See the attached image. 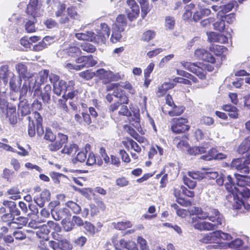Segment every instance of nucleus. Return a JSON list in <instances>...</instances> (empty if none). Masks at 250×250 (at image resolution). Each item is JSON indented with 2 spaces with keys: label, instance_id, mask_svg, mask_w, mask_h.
Masks as SVG:
<instances>
[{
  "label": "nucleus",
  "instance_id": "obj_36",
  "mask_svg": "<svg viewBox=\"0 0 250 250\" xmlns=\"http://www.w3.org/2000/svg\"><path fill=\"white\" fill-rule=\"evenodd\" d=\"M50 232V230L48 228L47 225H43L39 228L36 231V235L40 238L47 240Z\"/></svg>",
  "mask_w": 250,
  "mask_h": 250
},
{
  "label": "nucleus",
  "instance_id": "obj_22",
  "mask_svg": "<svg viewBox=\"0 0 250 250\" xmlns=\"http://www.w3.org/2000/svg\"><path fill=\"white\" fill-rule=\"evenodd\" d=\"M113 95L114 97L119 99V102L120 104H127L129 100L128 96L126 95L125 91L122 88L121 85L118 88L113 92Z\"/></svg>",
  "mask_w": 250,
  "mask_h": 250
},
{
  "label": "nucleus",
  "instance_id": "obj_7",
  "mask_svg": "<svg viewBox=\"0 0 250 250\" xmlns=\"http://www.w3.org/2000/svg\"><path fill=\"white\" fill-rule=\"evenodd\" d=\"M74 81H69L67 83L65 81L61 80L58 83L53 85V91L58 96H60L63 91L65 93L67 90H71L73 86H75Z\"/></svg>",
  "mask_w": 250,
  "mask_h": 250
},
{
  "label": "nucleus",
  "instance_id": "obj_50",
  "mask_svg": "<svg viewBox=\"0 0 250 250\" xmlns=\"http://www.w3.org/2000/svg\"><path fill=\"white\" fill-rule=\"evenodd\" d=\"M188 153L190 155H197L206 152V148L204 146H194L188 149Z\"/></svg>",
  "mask_w": 250,
  "mask_h": 250
},
{
  "label": "nucleus",
  "instance_id": "obj_40",
  "mask_svg": "<svg viewBox=\"0 0 250 250\" xmlns=\"http://www.w3.org/2000/svg\"><path fill=\"white\" fill-rule=\"evenodd\" d=\"M38 4V0H30L27 5L26 12L29 15H31L35 18L37 13V7Z\"/></svg>",
  "mask_w": 250,
  "mask_h": 250
},
{
  "label": "nucleus",
  "instance_id": "obj_42",
  "mask_svg": "<svg viewBox=\"0 0 250 250\" xmlns=\"http://www.w3.org/2000/svg\"><path fill=\"white\" fill-rule=\"evenodd\" d=\"M218 239V236L215 232H210L204 235L199 241L200 242L205 244L214 243Z\"/></svg>",
  "mask_w": 250,
  "mask_h": 250
},
{
  "label": "nucleus",
  "instance_id": "obj_31",
  "mask_svg": "<svg viewBox=\"0 0 250 250\" xmlns=\"http://www.w3.org/2000/svg\"><path fill=\"white\" fill-rule=\"evenodd\" d=\"M207 35L208 40L210 42H219L221 38H223V43L228 42V38L226 36L220 35L214 32H207Z\"/></svg>",
  "mask_w": 250,
  "mask_h": 250
},
{
  "label": "nucleus",
  "instance_id": "obj_53",
  "mask_svg": "<svg viewBox=\"0 0 250 250\" xmlns=\"http://www.w3.org/2000/svg\"><path fill=\"white\" fill-rule=\"evenodd\" d=\"M155 36L156 32L154 31L148 30L142 34L141 40L142 41L147 42L153 39Z\"/></svg>",
  "mask_w": 250,
  "mask_h": 250
},
{
  "label": "nucleus",
  "instance_id": "obj_2",
  "mask_svg": "<svg viewBox=\"0 0 250 250\" xmlns=\"http://www.w3.org/2000/svg\"><path fill=\"white\" fill-rule=\"evenodd\" d=\"M170 125L171 131L176 134L185 133L190 128L188 119L183 117L172 118L170 121Z\"/></svg>",
  "mask_w": 250,
  "mask_h": 250
},
{
  "label": "nucleus",
  "instance_id": "obj_37",
  "mask_svg": "<svg viewBox=\"0 0 250 250\" xmlns=\"http://www.w3.org/2000/svg\"><path fill=\"white\" fill-rule=\"evenodd\" d=\"M250 149V136L246 137L241 143L237 148L239 154H243Z\"/></svg>",
  "mask_w": 250,
  "mask_h": 250
},
{
  "label": "nucleus",
  "instance_id": "obj_16",
  "mask_svg": "<svg viewBox=\"0 0 250 250\" xmlns=\"http://www.w3.org/2000/svg\"><path fill=\"white\" fill-rule=\"evenodd\" d=\"M208 219L214 223L213 224L218 228L222 225L224 218L217 209L210 208Z\"/></svg>",
  "mask_w": 250,
  "mask_h": 250
},
{
  "label": "nucleus",
  "instance_id": "obj_13",
  "mask_svg": "<svg viewBox=\"0 0 250 250\" xmlns=\"http://www.w3.org/2000/svg\"><path fill=\"white\" fill-rule=\"evenodd\" d=\"M249 164L247 161H243L242 159L240 158L233 159L231 162L232 167L244 174H249L250 172Z\"/></svg>",
  "mask_w": 250,
  "mask_h": 250
},
{
  "label": "nucleus",
  "instance_id": "obj_54",
  "mask_svg": "<svg viewBox=\"0 0 250 250\" xmlns=\"http://www.w3.org/2000/svg\"><path fill=\"white\" fill-rule=\"evenodd\" d=\"M141 9V16L143 19L145 18L147 14L150 12V8L148 0L140 1L139 2Z\"/></svg>",
  "mask_w": 250,
  "mask_h": 250
},
{
  "label": "nucleus",
  "instance_id": "obj_3",
  "mask_svg": "<svg viewBox=\"0 0 250 250\" xmlns=\"http://www.w3.org/2000/svg\"><path fill=\"white\" fill-rule=\"evenodd\" d=\"M96 77L101 81L103 84H107L112 82L122 80L124 75H121L119 73H114L110 70L100 68L96 70Z\"/></svg>",
  "mask_w": 250,
  "mask_h": 250
},
{
  "label": "nucleus",
  "instance_id": "obj_17",
  "mask_svg": "<svg viewBox=\"0 0 250 250\" xmlns=\"http://www.w3.org/2000/svg\"><path fill=\"white\" fill-rule=\"evenodd\" d=\"M81 207L76 202L68 201L65 204L64 210L67 216H70L71 213L79 214L81 211Z\"/></svg>",
  "mask_w": 250,
  "mask_h": 250
},
{
  "label": "nucleus",
  "instance_id": "obj_34",
  "mask_svg": "<svg viewBox=\"0 0 250 250\" xmlns=\"http://www.w3.org/2000/svg\"><path fill=\"white\" fill-rule=\"evenodd\" d=\"M22 80L21 79H17L16 75H13L10 78L9 81V86L10 90L14 92H18L21 86Z\"/></svg>",
  "mask_w": 250,
  "mask_h": 250
},
{
  "label": "nucleus",
  "instance_id": "obj_14",
  "mask_svg": "<svg viewBox=\"0 0 250 250\" xmlns=\"http://www.w3.org/2000/svg\"><path fill=\"white\" fill-rule=\"evenodd\" d=\"M48 228L49 229H52L51 232L52 237L55 240H59L63 237L62 234H61L62 229L60 225L55 223L53 221H48L47 223Z\"/></svg>",
  "mask_w": 250,
  "mask_h": 250
},
{
  "label": "nucleus",
  "instance_id": "obj_1",
  "mask_svg": "<svg viewBox=\"0 0 250 250\" xmlns=\"http://www.w3.org/2000/svg\"><path fill=\"white\" fill-rule=\"evenodd\" d=\"M236 188L234 189V202L233 208L239 209L244 205V201L250 197V180L248 176L235 174Z\"/></svg>",
  "mask_w": 250,
  "mask_h": 250
},
{
  "label": "nucleus",
  "instance_id": "obj_6",
  "mask_svg": "<svg viewBox=\"0 0 250 250\" xmlns=\"http://www.w3.org/2000/svg\"><path fill=\"white\" fill-rule=\"evenodd\" d=\"M182 65L188 70L196 74L201 79H206V73L204 69L195 63L182 61L181 62Z\"/></svg>",
  "mask_w": 250,
  "mask_h": 250
},
{
  "label": "nucleus",
  "instance_id": "obj_33",
  "mask_svg": "<svg viewBox=\"0 0 250 250\" xmlns=\"http://www.w3.org/2000/svg\"><path fill=\"white\" fill-rule=\"evenodd\" d=\"M124 129L126 130L127 132L134 139L140 143H144V138L140 136L136 131L130 125H124Z\"/></svg>",
  "mask_w": 250,
  "mask_h": 250
},
{
  "label": "nucleus",
  "instance_id": "obj_59",
  "mask_svg": "<svg viewBox=\"0 0 250 250\" xmlns=\"http://www.w3.org/2000/svg\"><path fill=\"white\" fill-rule=\"evenodd\" d=\"M14 174L15 172L14 171L8 168H4L3 170L2 177L6 180L7 182H11Z\"/></svg>",
  "mask_w": 250,
  "mask_h": 250
},
{
  "label": "nucleus",
  "instance_id": "obj_27",
  "mask_svg": "<svg viewBox=\"0 0 250 250\" xmlns=\"http://www.w3.org/2000/svg\"><path fill=\"white\" fill-rule=\"evenodd\" d=\"M32 115L33 116V118L36 121L37 132L39 135L41 136L44 133L43 126L42 125L43 118L38 111L33 112Z\"/></svg>",
  "mask_w": 250,
  "mask_h": 250
},
{
  "label": "nucleus",
  "instance_id": "obj_29",
  "mask_svg": "<svg viewBox=\"0 0 250 250\" xmlns=\"http://www.w3.org/2000/svg\"><path fill=\"white\" fill-rule=\"evenodd\" d=\"M188 135H184L182 136L175 137L173 141L176 143V147L178 149L184 150L185 148H187L188 146Z\"/></svg>",
  "mask_w": 250,
  "mask_h": 250
},
{
  "label": "nucleus",
  "instance_id": "obj_57",
  "mask_svg": "<svg viewBox=\"0 0 250 250\" xmlns=\"http://www.w3.org/2000/svg\"><path fill=\"white\" fill-rule=\"evenodd\" d=\"M79 76L85 80H90L94 76L96 77V72H92L90 69H87L79 73Z\"/></svg>",
  "mask_w": 250,
  "mask_h": 250
},
{
  "label": "nucleus",
  "instance_id": "obj_9",
  "mask_svg": "<svg viewBox=\"0 0 250 250\" xmlns=\"http://www.w3.org/2000/svg\"><path fill=\"white\" fill-rule=\"evenodd\" d=\"M75 62L80 64L78 65L80 70L85 67H90L95 66L97 61L94 59L92 55L80 56L75 59Z\"/></svg>",
  "mask_w": 250,
  "mask_h": 250
},
{
  "label": "nucleus",
  "instance_id": "obj_24",
  "mask_svg": "<svg viewBox=\"0 0 250 250\" xmlns=\"http://www.w3.org/2000/svg\"><path fill=\"white\" fill-rule=\"evenodd\" d=\"M122 143L127 150H129V147L130 146L131 149L138 153H140L142 151L140 146L129 137H125V140L123 141Z\"/></svg>",
  "mask_w": 250,
  "mask_h": 250
},
{
  "label": "nucleus",
  "instance_id": "obj_44",
  "mask_svg": "<svg viewBox=\"0 0 250 250\" xmlns=\"http://www.w3.org/2000/svg\"><path fill=\"white\" fill-rule=\"evenodd\" d=\"M227 181L225 184V186L227 190L231 194L234 200V189L236 188V186H235V184L233 182L232 178L230 175H228L227 177Z\"/></svg>",
  "mask_w": 250,
  "mask_h": 250
},
{
  "label": "nucleus",
  "instance_id": "obj_49",
  "mask_svg": "<svg viewBox=\"0 0 250 250\" xmlns=\"http://www.w3.org/2000/svg\"><path fill=\"white\" fill-rule=\"evenodd\" d=\"M125 31H122L119 29L113 27V31L110 38V41L113 43L120 42L122 38V33Z\"/></svg>",
  "mask_w": 250,
  "mask_h": 250
},
{
  "label": "nucleus",
  "instance_id": "obj_52",
  "mask_svg": "<svg viewBox=\"0 0 250 250\" xmlns=\"http://www.w3.org/2000/svg\"><path fill=\"white\" fill-rule=\"evenodd\" d=\"M9 76V66L7 64L0 67V79L2 80L4 83H7Z\"/></svg>",
  "mask_w": 250,
  "mask_h": 250
},
{
  "label": "nucleus",
  "instance_id": "obj_62",
  "mask_svg": "<svg viewBox=\"0 0 250 250\" xmlns=\"http://www.w3.org/2000/svg\"><path fill=\"white\" fill-rule=\"evenodd\" d=\"M188 175L194 180H201L205 178V174L199 171H190L188 172Z\"/></svg>",
  "mask_w": 250,
  "mask_h": 250
},
{
  "label": "nucleus",
  "instance_id": "obj_47",
  "mask_svg": "<svg viewBox=\"0 0 250 250\" xmlns=\"http://www.w3.org/2000/svg\"><path fill=\"white\" fill-rule=\"evenodd\" d=\"M79 149L77 145L75 144L65 145L62 149L61 152L63 154L68 155L75 154Z\"/></svg>",
  "mask_w": 250,
  "mask_h": 250
},
{
  "label": "nucleus",
  "instance_id": "obj_18",
  "mask_svg": "<svg viewBox=\"0 0 250 250\" xmlns=\"http://www.w3.org/2000/svg\"><path fill=\"white\" fill-rule=\"evenodd\" d=\"M181 188H174L173 194L176 198V201L181 206L185 207H190L192 205V202L190 200L186 199L185 198L181 197Z\"/></svg>",
  "mask_w": 250,
  "mask_h": 250
},
{
  "label": "nucleus",
  "instance_id": "obj_21",
  "mask_svg": "<svg viewBox=\"0 0 250 250\" xmlns=\"http://www.w3.org/2000/svg\"><path fill=\"white\" fill-rule=\"evenodd\" d=\"M209 50L214 54L216 56L215 58L221 59V63H222L223 58H225V56L223 53L227 51V48L223 46L217 44H212L209 47Z\"/></svg>",
  "mask_w": 250,
  "mask_h": 250
},
{
  "label": "nucleus",
  "instance_id": "obj_55",
  "mask_svg": "<svg viewBox=\"0 0 250 250\" xmlns=\"http://www.w3.org/2000/svg\"><path fill=\"white\" fill-rule=\"evenodd\" d=\"M61 224L66 231H71L75 228V223L72 219L70 220L69 219L63 218L61 221Z\"/></svg>",
  "mask_w": 250,
  "mask_h": 250
},
{
  "label": "nucleus",
  "instance_id": "obj_41",
  "mask_svg": "<svg viewBox=\"0 0 250 250\" xmlns=\"http://www.w3.org/2000/svg\"><path fill=\"white\" fill-rule=\"evenodd\" d=\"M222 109L229 112V116L232 119H237L238 117V109L230 104H225L222 106Z\"/></svg>",
  "mask_w": 250,
  "mask_h": 250
},
{
  "label": "nucleus",
  "instance_id": "obj_26",
  "mask_svg": "<svg viewBox=\"0 0 250 250\" xmlns=\"http://www.w3.org/2000/svg\"><path fill=\"white\" fill-rule=\"evenodd\" d=\"M171 110L165 111L162 108V111L165 114H168L170 117H176L181 116L185 110V107L183 105H177L175 104L171 106Z\"/></svg>",
  "mask_w": 250,
  "mask_h": 250
},
{
  "label": "nucleus",
  "instance_id": "obj_58",
  "mask_svg": "<svg viewBox=\"0 0 250 250\" xmlns=\"http://www.w3.org/2000/svg\"><path fill=\"white\" fill-rule=\"evenodd\" d=\"M43 90L44 92L42 94V100L48 103L50 100V93L52 90L51 85L49 84H46Z\"/></svg>",
  "mask_w": 250,
  "mask_h": 250
},
{
  "label": "nucleus",
  "instance_id": "obj_46",
  "mask_svg": "<svg viewBox=\"0 0 250 250\" xmlns=\"http://www.w3.org/2000/svg\"><path fill=\"white\" fill-rule=\"evenodd\" d=\"M119 243L121 248H125L128 250H138V245L135 242H125L124 239H122L120 240Z\"/></svg>",
  "mask_w": 250,
  "mask_h": 250
},
{
  "label": "nucleus",
  "instance_id": "obj_35",
  "mask_svg": "<svg viewBox=\"0 0 250 250\" xmlns=\"http://www.w3.org/2000/svg\"><path fill=\"white\" fill-rule=\"evenodd\" d=\"M86 164L88 166H92L96 164L98 166H102L103 164V161L101 158L96 157L93 152H90L88 154Z\"/></svg>",
  "mask_w": 250,
  "mask_h": 250
},
{
  "label": "nucleus",
  "instance_id": "obj_20",
  "mask_svg": "<svg viewBox=\"0 0 250 250\" xmlns=\"http://www.w3.org/2000/svg\"><path fill=\"white\" fill-rule=\"evenodd\" d=\"M15 68L19 74L20 79H21L22 78L25 80L31 77L25 63L22 62L18 63L15 66Z\"/></svg>",
  "mask_w": 250,
  "mask_h": 250
},
{
  "label": "nucleus",
  "instance_id": "obj_61",
  "mask_svg": "<svg viewBox=\"0 0 250 250\" xmlns=\"http://www.w3.org/2000/svg\"><path fill=\"white\" fill-rule=\"evenodd\" d=\"M44 139L48 141L54 143L56 139V135L52 132L51 128L49 127H46L45 128V134L44 136Z\"/></svg>",
  "mask_w": 250,
  "mask_h": 250
},
{
  "label": "nucleus",
  "instance_id": "obj_45",
  "mask_svg": "<svg viewBox=\"0 0 250 250\" xmlns=\"http://www.w3.org/2000/svg\"><path fill=\"white\" fill-rule=\"evenodd\" d=\"M51 213L52 217L57 221H59L62 219L64 217L67 216L65 214L64 208L62 209L53 208L51 210Z\"/></svg>",
  "mask_w": 250,
  "mask_h": 250
},
{
  "label": "nucleus",
  "instance_id": "obj_43",
  "mask_svg": "<svg viewBox=\"0 0 250 250\" xmlns=\"http://www.w3.org/2000/svg\"><path fill=\"white\" fill-rule=\"evenodd\" d=\"M76 38L79 40L87 41L94 42L93 39L94 32L87 31L85 33H77L75 34Z\"/></svg>",
  "mask_w": 250,
  "mask_h": 250
},
{
  "label": "nucleus",
  "instance_id": "obj_8",
  "mask_svg": "<svg viewBox=\"0 0 250 250\" xmlns=\"http://www.w3.org/2000/svg\"><path fill=\"white\" fill-rule=\"evenodd\" d=\"M58 241L51 240L49 242V246L53 250H71L73 245L70 241L66 239L61 238L57 240Z\"/></svg>",
  "mask_w": 250,
  "mask_h": 250
},
{
  "label": "nucleus",
  "instance_id": "obj_10",
  "mask_svg": "<svg viewBox=\"0 0 250 250\" xmlns=\"http://www.w3.org/2000/svg\"><path fill=\"white\" fill-rule=\"evenodd\" d=\"M68 140V137L67 135L59 132L57 134L54 143L48 145V148L51 151H57L61 149L64 144L67 143Z\"/></svg>",
  "mask_w": 250,
  "mask_h": 250
},
{
  "label": "nucleus",
  "instance_id": "obj_19",
  "mask_svg": "<svg viewBox=\"0 0 250 250\" xmlns=\"http://www.w3.org/2000/svg\"><path fill=\"white\" fill-rule=\"evenodd\" d=\"M164 153L162 147L157 145H152L148 151V158L149 160L157 159L159 156H163Z\"/></svg>",
  "mask_w": 250,
  "mask_h": 250
},
{
  "label": "nucleus",
  "instance_id": "obj_56",
  "mask_svg": "<svg viewBox=\"0 0 250 250\" xmlns=\"http://www.w3.org/2000/svg\"><path fill=\"white\" fill-rule=\"evenodd\" d=\"M28 134L31 137H34L36 134V126L34 120L31 116L28 117Z\"/></svg>",
  "mask_w": 250,
  "mask_h": 250
},
{
  "label": "nucleus",
  "instance_id": "obj_38",
  "mask_svg": "<svg viewBox=\"0 0 250 250\" xmlns=\"http://www.w3.org/2000/svg\"><path fill=\"white\" fill-rule=\"evenodd\" d=\"M64 51L68 56L74 58L80 56L82 53L81 49L75 45H69Z\"/></svg>",
  "mask_w": 250,
  "mask_h": 250
},
{
  "label": "nucleus",
  "instance_id": "obj_15",
  "mask_svg": "<svg viewBox=\"0 0 250 250\" xmlns=\"http://www.w3.org/2000/svg\"><path fill=\"white\" fill-rule=\"evenodd\" d=\"M4 103L7 104L6 117L8 119L11 124L15 125L18 121L16 107L14 105H9L5 101L3 104V105H4Z\"/></svg>",
  "mask_w": 250,
  "mask_h": 250
},
{
  "label": "nucleus",
  "instance_id": "obj_30",
  "mask_svg": "<svg viewBox=\"0 0 250 250\" xmlns=\"http://www.w3.org/2000/svg\"><path fill=\"white\" fill-rule=\"evenodd\" d=\"M112 225L116 229L123 231L131 228L133 226V224L129 220H125V221L113 222Z\"/></svg>",
  "mask_w": 250,
  "mask_h": 250
},
{
  "label": "nucleus",
  "instance_id": "obj_12",
  "mask_svg": "<svg viewBox=\"0 0 250 250\" xmlns=\"http://www.w3.org/2000/svg\"><path fill=\"white\" fill-rule=\"evenodd\" d=\"M126 3L131 9V11L127 13V18L130 21H132L139 17L140 8L135 0H127Z\"/></svg>",
  "mask_w": 250,
  "mask_h": 250
},
{
  "label": "nucleus",
  "instance_id": "obj_60",
  "mask_svg": "<svg viewBox=\"0 0 250 250\" xmlns=\"http://www.w3.org/2000/svg\"><path fill=\"white\" fill-rule=\"evenodd\" d=\"M83 226L86 234L91 235H94L96 232V227L92 223L85 221Z\"/></svg>",
  "mask_w": 250,
  "mask_h": 250
},
{
  "label": "nucleus",
  "instance_id": "obj_5",
  "mask_svg": "<svg viewBox=\"0 0 250 250\" xmlns=\"http://www.w3.org/2000/svg\"><path fill=\"white\" fill-rule=\"evenodd\" d=\"M96 34L94 33L93 39L94 42L104 43L107 39L109 37L110 29L105 23H102L100 24V28L98 29Z\"/></svg>",
  "mask_w": 250,
  "mask_h": 250
},
{
  "label": "nucleus",
  "instance_id": "obj_28",
  "mask_svg": "<svg viewBox=\"0 0 250 250\" xmlns=\"http://www.w3.org/2000/svg\"><path fill=\"white\" fill-rule=\"evenodd\" d=\"M49 71L48 69H43L39 72V76L36 80L35 85H37L38 87L35 89L36 92L38 90H40V86L47 82L49 76Z\"/></svg>",
  "mask_w": 250,
  "mask_h": 250
},
{
  "label": "nucleus",
  "instance_id": "obj_23",
  "mask_svg": "<svg viewBox=\"0 0 250 250\" xmlns=\"http://www.w3.org/2000/svg\"><path fill=\"white\" fill-rule=\"evenodd\" d=\"M50 192L47 189H44L42 191L39 197L34 199L36 203L40 207H43L46 202L50 199Z\"/></svg>",
  "mask_w": 250,
  "mask_h": 250
},
{
  "label": "nucleus",
  "instance_id": "obj_11",
  "mask_svg": "<svg viewBox=\"0 0 250 250\" xmlns=\"http://www.w3.org/2000/svg\"><path fill=\"white\" fill-rule=\"evenodd\" d=\"M227 158V155L223 153L218 152L215 147L211 148L205 154L200 157V159L206 161L213 160H223Z\"/></svg>",
  "mask_w": 250,
  "mask_h": 250
},
{
  "label": "nucleus",
  "instance_id": "obj_48",
  "mask_svg": "<svg viewBox=\"0 0 250 250\" xmlns=\"http://www.w3.org/2000/svg\"><path fill=\"white\" fill-rule=\"evenodd\" d=\"M1 219L2 222L6 223L10 229H12L13 224H17L14 216L10 213L3 214L1 217Z\"/></svg>",
  "mask_w": 250,
  "mask_h": 250
},
{
  "label": "nucleus",
  "instance_id": "obj_32",
  "mask_svg": "<svg viewBox=\"0 0 250 250\" xmlns=\"http://www.w3.org/2000/svg\"><path fill=\"white\" fill-rule=\"evenodd\" d=\"M5 207H7L9 209V213H11L13 216H19L21 212L17 207L16 204L15 202L4 200L2 203Z\"/></svg>",
  "mask_w": 250,
  "mask_h": 250
},
{
  "label": "nucleus",
  "instance_id": "obj_63",
  "mask_svg": "<svg viewBox=\"0 0 250 250\" xmlns=\"http://www.w3.org/2000/svg\"><path fill=\"white\" fill-rule=\"evenodd\" d=\"M82 50L87 53H94L96 50V47L93 44L88 42H83L81 44Z\"/></svg>",
  "mask_w": 250,
  "mask_h": 250
},
{
  "label": "nucleus",
  "instance_id": "obj_4",
  "mask_svg": "<svg viewBox=\"0 0 250 250\" xmlns=\"http://www.w3.org/2000/svg\"><path fill=\"white\" fill-rule=\"evenodd\" d=\"M195 57L199 60L216 65L219 67L221 65V59L215 58L210 53L203 48H198L194 52Z\"/></svg>",
  "mask_w": 250,
  "mask_h": 250
},
{
  "label": "nucleus",
  "instance_id": "obj_39",
  "mask_svg": "<svg viewBox=\"0 0 250 250\" xmlns=\"http://www.w3.org/2000/svg\"><path fill=\"white\" fill-rule=\"evenodd\" d=\"M18 111L22 116H26L30 113V105L26 101L23 100L20 102L18 105Z\"/></svg>",
  "mask_w": 250,
  "mask_h": 250
},
{
  "label": "nucleus",
  "instance_id": "obj_64",
  "mask_svg": "<svg viewBox=\"0 0 250 250\" xmlns=\"http://www.w3.org/2000/svg\"><path fill=\"white\" fill-rule=\"evenodd\" d=\"M16 224H13L12 229L21 228L22 226H25L27 223V218L24 217H19L16 219Z\"/></svg>",
  "mask_w": 250,
  "mask_h": 250
},
{
  "label": "nucleus",
  "instance_id": "obj_25",
  "mask_svg": "<svg viewBox=\"0 0 250 250\" xmlns=\"http://www.w3.org/2000/svg\"><path fill=\"white\" fill-rule=\"evenodd\" d=\"M127 25V20L125 15L124 14H119L117 16L115 21L113 24V27L119 29V30L122 31H125Z\"/></svg>",
  "mask_w": 250,
  "mask_h": 250
},
{
  "label": "nucleus",
  "instance_id": "obj_51",
  "mask_svg": "<svg viewBox=\"0 0 250 250\" xmlns=\"http://www.w3.org/2000/svg\"><path fill=\"white\" fill-rule=\"evenodd\" d=\"M6 193L10 195L9 198L11 199L16 200L21 198L20 191L17 187H12L7 191Z\"/></svg>",
  "mask_w": 250,
  "mask_h": 250
}]
</instances>
